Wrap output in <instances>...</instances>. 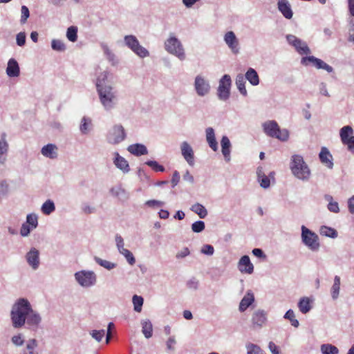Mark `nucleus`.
<instances>
[{
  "instance_id": "obj_40",
  "label": "nucleus",
  "mask_w": 354,
  "mask_h": 354,
  "mask_svg": "<svg viewBox=\"0 0 354 354\" xmlns=\"http://www.w3.org/2000/svg\"><path fill=\"white\" fill-rule=\"evenodd\" d=\"M340 289V278L335 276L334 278V283L331 288V296L333 299H337Z\"/></svg>"
},
{
  "instance_id": "obj_61",
  "label": "nucleus",
  "mask_w": 354,
  "mask_h": 354,
  "mask_svg": "<svg viewBox=\"0 0 354 354\" xmlns=\"http://www.w3.org/2000/svg\"><path fill=\"white\" fill-rule=\"evenodd\" d=\"M201 253L206 255H212L214 252V247L211 245L206 244L203 246L201 250Z\"/></svg>"
},
{
  "instance_id": "obj_64",
  "label": "nucleus",
  "mask_w": 354,
  "mask_h": 354,
  "mask_svg": "<svg viewBox=\"0 0 354 354\" xmlns=\"http://www.w3.org/2000/svg\"><path fill=\"white\" fill-rule=\"evenodd\" d=\"M115 242H116L117 248L120 252L121 251H122V250L125 249L124 248V241L121 236L118 235V234L115 236Z\"/></svg>"
},
{
  "instance_id": "obj_23",
  "label": "nucleus",
  "mask_w": 354,
  "mask_h": 354,
  "mask_svg": "<svg viewBox=\"0 0 354 354\" xmlns=\"http://www.w3.org/2000/svg\"><path fill=\"white\" fill-rule=\"evenodd\" d=\"M221 151L227 162L230 160V147L231 143L229 138L226 136H223L221 140Z\"/></svg>"
},
{
  "instance_id": "obj_4",
  "label": "nucleus",
  "mask_w": 354,
  "mask_h": 354,
  "mask_svg": "<svg viewBox=\"0 0 354 354\" xmlns=\"http://www.w3.org/2000/svg\"><path fill=\"white\" fill-rule=\"evenodd\" d=\"M263 132L269 137L274 138L281 142L289 139V131L286 129H281L275 120H268L262 124Z\"/></svg>"
},
{
  "instance_id": "obj_46",
  "label": "nucleus",
  "mask_w": 354,
  "mask_h": 354,
  "mask_svg": "<svg viewBox=\"0 0 354 354\" xmlns=\"http://www.w3.org/2000/svg\"><path fill=\"white\" fill-rule=\"evenodd\" d=\"M94 259L97 264L109 270L113 269L116 266L115 263L106 260H103L97 257H95Z\"/></svg>"
},
{
  "instance_id": "obj_56",
  "label": "nucleus",
  "mask_w": 354,
  "mask_h": 354,
  "mask_svg": "<svg viewBox=\"0 0 354 354\" xmlns=\"http://www.w3.org/2000/svg\"><path fill=\"white\" fill-rule=\"evenodd\" d=\"M21 16L20 22H21V24H24L26 22L28 18L29 17L30 12H29L28 7L26 6H21Z\"/></svg>"
},
{
  "instance_id": "obj_42",
  "label": "nucleus",
  "mask_w": 354,
  "mask_h": 354,
  "mask_svg": "<svg viewBox=\"0 0 354 354\" xmlns=\"http://www.w3.org/2000/svg\"><path fill=\"white\" fill-rule=\"evenodd\" d=\"M41 212L46 214L49 215L55 209V206L53 201L47 200L41 206Z\"/></svg>"
},
{
  "instance_id": "obj_36",
  "label": "nucleus",
  "mask_w": 354,
  "mask_h": 354,
  "mask_svg": "<svg viewBox=\"0 0 354 354\" xmlns=\"http://www.w3.org/2000/svg\"><path fill=\"white\" fill-rule=\"evenodd\" d=\"M245 80L243 75L239 74L236 77V85L239 92L244 96L247 95V91L245 86Z\"/></svg>"
},
{
  "instance_id": "obj_20",
  "label": "nucleus",
  "mask_w": 354,
  "mask_h": 354,
  "mask_svg": "<svg viewBox=\"0 0 354 354\" xmlns=\"http://www.w3.org/2000/svg\"><path fill=\"white\" fill-rule=\"evenodd\" d=\"M6 74L10 77H16L20 74L18 62L14 58L10 59L8 62Z\"/></svg>"
},
{
  "instance_id": "obj_17",
  "label": "nucleus",
  "mask_w": 354,
  "mask_h": 354,
  "mask_svg": "<svg viewBox=\"0 0 354 354\" xmlns=\"http://www.w3.org/2000/svg\"><path fill=\"white\" fill-rule=\"evenodd\" d=\"M180 149L185 160L190 166H193L194 165V155L192 147L187 142L184 141L181 144Z\"/></svg>"
},
{
  "instance_id": "obj_18",
  "label": "nucleus",
  "mask_w": 354,
  "mask_h": 354,
  "mask_svg": "<svg viewBox=\"0 0 354 354\" xmlns=\"http://www.w3.org/2000/svg\"><path fill=\"white\" fill-rule=\"evenodd\" d=\"M238 268L241 273L252 274L253 272L254 266L248 255H244L239 259Z\"/></svg>"
},
{
  "instance_id": "obj_10",
  "label": "nucleus",
  "mask_w": 354,
  "mask_h": 354,
  "mask_svg": "<svg viewBox=\"0 0 354 354\" xmlns=\"http://www.w3.org/2000/svg\"><path fill=\"white\" fill-rule=\"evenodd\" d=\"M351 126H344L339 130V136L342 144L351 152L354 151V136Z\"/></svg>"
},
{
  "instance_id": "obj_16",
  "label": "nucleus",
  "mask_w": 354,
  "mask_h": 354,
  "mask_svg": "<svg viewBox=\"0 0 354 354\" xmlns=\"http://www.w3.org/2000/svg\"><path fill=\"white\" fill-rule=\"evenodd\" d=\"M267 321V314L263 310H257L252 317L253 328H261Z\"/></svg>"
},
{
  "instance_id": "obj_45",
  "label": "nucleus",
  "mask_w": 354,
  "mask_h": 354,
  "mask_svg": "<svg viewBox=\"0 0 354 354\" xmlns=\"http://www.w3.org/2000/svg\"><path fill=\"white\" fill-rule=\"evenodd\" d=\"M133 304V309L136 312L140 313L142 310V307L144 303V299L141 296L133 295L132 298Z\"/></svg>"
},
{
  "instance_id": "obj_28",
  "label": "nucleus",
  "mask_w": 354,
  "mask_h": 354,
  "mask_svg": "<svg viewBox=\"0 0 354 354\" xmlns=\"http://www.w3.org/2000/svg\"><path fill=\"white\" fill-rule=\"evenodd\" d=\"M254 301V297L252 292H248L241 299L239 309L241 312H244Z\"/></svg>"
},
{
  "instance_id": "obj_22",
  "label": "nucleus",
  "mask_w": 354,
  "mask_h": 354,
  "mask_svg": "<svg viewBox=\"0 0 354 354\" xmlns=\"http://www.w3.org/2000/svg\"><path fill=\"white\" fill-rule=\"evenodd\" d=\"M57 147L53 144H48L41 148V154L50 159H55L57 157Z\"/></svg>"
},
{
  "instance_id": "obj_24",
  "label": "nucleus",
  "mask_w": 354,
  "mask_h": 354,
  "mask_svg": "<svg viewBox=\"0 0 354 354\" xmlns=\"http://www.w3.org/2000/svg\"><path fill=\"white\" fill-rule=\"evenodd\" d=\"M6 133H3L0 140V164L5 163L6 160V155L8 151V143L6 140Z\"/></svg>"
},
{
  "instance_id": "obj_1",
  "label": "nucleus",
  "mask_w": 354,
  "mask_h": 354,
  "mask_svg": "<svg viewBox=\"0 0 354 354\" xmlns=\"http://www.w3.org/2000/svg\"><path fill=\"white\" fill-rule=\"evenodd\" d=\"M109 73L102 72L97 78L96 88L100 101L106 111L115 108L118 102L117 91L107 83Z\"/></svg>"
},
{
  "instance_id": "obj_41",
  "label": "nucleus",
  "mask_w": 354,
  "mask_h": 354,
  "mask_svg": "<svg viewBox=\"0 0 354 354\" xmlns=\"http://www.w3.org/2000/svg\"><path fill=\"white\" fill-rule=\"evenodd\" d=\"M348 8H349V12H350V15H351V19H350V21H349V24L351 25V28L349 29V37H348V40L350 41H354V36L351 33V30H353V26H354L352 22H353V19H352V17L354 16V0H348Z\"/></svg>"
},
{
  "instance_id": "obj_14",
  "label": "nucleus",
  "mask_w": 354,
  "mask_h": 354,
  "mask_svg": "<svg viewBox=\"0 0 354 354\" xmlns=\"http://www.w3.org/2000/svg\"><path fill=\"white\" fill-rule=\"evenodd\" d=\"M194 87L196 93L199 96H204L207 95L210 90V86L206 80L201 75H197L194 81Z\"/></svg>"
},
{
  "instance_id": "obj_33",
  "label": "nucleus",
  "mask_w": 354,
  "mask_h": 354,
  "mask_svg": "<svg viewBox=\"0 0 354 354\" xmlns=\"http://www.w3.org/2000/svg\"><path fill=\"white\" fill-rule=\"evenodd\" d=\"M244 77L245 80L247 79L253 86H257L259 83V75L254 68H250L246 72Z\"/></svg>"
},
{
  "instance_id": "obj_39",
  "label": "nucleus",
  "mask_w": 354,
  "mask_h": 354,
  "mask_svg": "<svg viewBox=\"0 0 354 354\" xmlns=\"http://www.w3.org/2000/svg\"><path fill=\"white\" fill-rule=\"evenodd\" d=\"M92 122L90 118L83 117L81 121L80 130L82 134H87L91 129Z\"/></svg>"
},
{
  "instance_id": "obj_21",
  "label": "nucleus",
  "mask_w": 354,
  "mask_h": 354,
  "mask_svg": "<svg viewBox=\"0 0 354 354\" xmlns=\"http://www.w3.org/2000/svg\"><path fill=\"white\" fill-rule=\"evenodd\" d=\"M115 156L113 163L115 167L124 173H128L130 170V167L127 160H126L124 158L120 156L118 152L115 153Z\"/></svg>"
},
{
  "instance_id": "obj_47",
  "label": "nucleus",
  "mask_w": 354,
  "mask_h": 354,
  "mask_svg": "<svg viewBox=\"0 0 354 354\" xmlns=\"http://www.w3.org/2000/svg\"><path fill=\"white\" fill-rule=\"evenodd\" d=\"M285 319L290 320L292 326H293L295 328H297L299 325V321L295 319V313L292 310L290 309L288 310L284 317Z\"/></svg>"
},
{
  "instance_id": "obj_54",
  "label": "nucleus",
  "mask_w": 354,
  "mask_h": 354,
  "mask_svg": "<svg viewBox=\"0 0 354 354\" xmlns=\"http://www.w3.org/2000/svg\"><path fill=\"white\" fill-rule=\"evenodd\" d=\"M246 348L248 354H261L263 351L259 346L251 343L247 344Z\"/></svg>"
},
{
  "instance_id": "obj_30",
  "label": "nucleus",
  "mask_w": 354,
  "mask_h": 354,
  "mask_svg": "<svg viewBox=\"0 0 354 354\" xmlns=\"http://www.w3.org/2000/svg\"><path fill=\"white\" fill-rule=\"evenodd\" d=\"M112 196L118 197L121 201H127L129 198V194L126 190L121 186L113 187L110 189Z\"/></svg>"
},
{
  "instance_id": "obj_50",
  "label": "nucleus",
  "mask_w": 354,
  "mask_h": 354,
  "mask_svg": "<svg viewBox=\"0 0 354 354\" xmlns=\"http://www.w3.org/2000/svg\"><path fill=\"white\" fill-rule=\"evenodd\" d=\"M51 47L54 50L62 52L66 49L65 44L63 41L58 39H53L51 42Z\"/></svg>"
},
{
  "instance_id": "obj_11",
  "label": "nucleus",
  "mask_w": 354,
  "mask_h": 354,
  "mask_svg": "<svg viewBox=\"0 0 354 354\" xmlns=\"http://www.w3.org/2000/svg\"><path fill=\"white\" fill-rule=\"evenodd\" d=\"M231 82V77L229 75H224L220 80L217 93L220 100L225 101L229 98Z\"/></svg>"
},
{
  "instance_id": "obj_57",
  "label": "nucleus",
  "mask_w": 354,
  "mask_h": 354,
  "mask_svg": "<svg viewBox=\"0 0 354 354\" xmlns=\"http://www.w3.org/2000/svg\"><path fill=\"white\" fill-rule=\"evenodd\" d=\"M8 192V185L5 180L0 182V201L5 197Z\"/></svg>"
},
{
  "instance_id": "obj_6",
  "label": "nucleus",
  "mask_w": 354,
  "mask_h": 354,
  "mask_svg": "<svg viewBox=\"0 0 354 354\" xmlns=\"http://www.w3.org/2000/svg\"><path fill=\"white\" fill-rule=\"evenodd\" d=\"M302 242L312 251H317L319 248L318 236L304 225L301 226Z\"/></svg>"
},
{
  "instance_id": "obj_29",
  "label": "nucleus",
  "mask_w": 354,
  "mask_h": 354,
  "mask_svg": "<svg viewBox=\"0 0 354 354\" xmlns=\"http://www.w3.org/2000/svg\"><path fill=\"white\" fill-rule=\"evenodd\" d=\"M319 159L326 167L330 169L333 168V163L332 162V156L326 147L322 149L319 153Z\"/></svg>"
},
{
  "instance_id": "obj_37",
  "label": "nucleus",
  "mask_w": 354,
  "mask_h": 354,
  "mask_svg": "<svg viewBox=\"0 0 354 354\" xmlns=\"http://www.w3.org/2000/svg\"><path fill=\"white\" fill-rule=\"evenodd\" d=\"M191 210L198 215L201 218H204L207 215V210L201 203H196L191 207Z\"/></svg>"
},
{
  "instance_id": "obj_52",
  "label": "nucleus",
  "mask_w": 354,
  "mask_h": 354,
  "mask_svg": "<svg viewBox=\"0 0 354 354\" xmlns=\"http://www.w3.org/2000/svg\"><path fill=\"white\" fill-rule=\"evenodd\" d=\"M90 335L91 337L95 339L97 342H100L102 341V338L104 337L105 335V330H93L90 332Z\"/></svg>"
},
{
  "instance_id": "obj_59",
  "label": "nucleus",
  "mask_w": 354,
  "mask_h": 354,
  "mask_svg": "<svg viewBox=\"0 0 354 354\" xmlns=\"http://www.w3.org/2000/svg\"><path fill=\"white\" fill-rule=\"evenodd\" d=\"M257 180L260 183V186L263 189H267L270 185V178L266 175L259 178Z\"/></svg>"
},
{
  "instance_id": "obj_27",
  "label": "nucleus",
  "mask_w": 354,
  "mask_h": 354,
  "mask_svg": "<svg viewBox=\"0 0 354 354\" xmlns=\"http://www.w3.org/2000/svg\"><path fill=\"white\" fill-rule=\"evenodd\" d=\"M278 8L286 19L292 18V12L287 0H279L278 1Z\"/></svg>"
},
{
  "instance_id": "obj_13",
  "label": "nucleus",
  "mask_w": 354,
  "mask_h": 354,
  "mask_svg": "<svg viewBox=\"0 0 354 354\" xmlns=\"http://www.w3.org/2000/svg\"><path fill=\"white\" fill-rule=\"evenodd\" d=\"M28 266L34 270L38 269L40 265L39 252L35 248H32L25 256Z\"/></svg>"
},
{
  "instance_id": "obj_5",
  "label": "nucleus",
  "mask_w": 354,
  "mask_h": 354,
  "mask_svg": "<svg viewBox=\"0 0 354 354\" xmlns=\"http://www.w3.org/2000/svg\"><path fill=\"white\" fill-rule=\"evenodd\" d=\"M165 48L170 54L175 55L180 60L185 59V53L180 40L174 36L169 37L165 41Z\"/></svg>"
},
{
  "instance_id": "obj_60",
  "label": "nucleus",
  "mask_w": 354,
  "mask_h": 354,
  "mask_svg": "<svg viewBox=\"0 0 354 354\" xmlns=\"http://www.w3.org/2000/svg\"><path fill=\"white\" fill-rule=\"evenodd\" d=\"M82 210L85 214H91L95 212L96 209L93 206L84 203L82 205Z\"/></svg>"
},
{
  "instance_id": "obj_51",
  "label": "nucleus",
  "mask_w": 354,
  "mask_h": 354,
  "mask_svg": "<svg viewBox=\"0 0 354 354\" xmlns=\"http://www.w3.org/2000/svg\"><path fill=\"white\" fill-rule=\"evenodd\" d=\"M120 253L122 254L126 258L127 262L131 266H133L135 264L136 259H135L133 254H132V252L131 251H129L127 249H124V250H122V251H121Z\"/></svg>"
},
{
  "instance_id": "obj_3",
  "label": "nucleus",
  "mask_w": 354,
  "mask_h": 354,
  "mask_svg": "<svg viewBox=\"0 0 354 354\" xmlns=\"http://www.w3.org/2000/svg\"><path fill=\"white\" fill-rule=\"evenodd\" d=\"M290 169L292 174L299 180H308L310 178V170L301 156H292Z\"/></svg>"
},
{
  "instance_id": "obj_62",
  "label": "nucleus",
  "mask_w": 354,
  "mask_h": 354,
  "mask_svg": "<svg viewBox=\"0 0 354 354\" xmlns=\"http://www.w3.org/2000/svg\"><path fill=\"white\" fill-rule=\"evenodd\" d=\"M32 229L31 228V226L28 225L27 223H24L22 224L21 230H20V234L22 236H27L30 234V231Z\"/></svg>"
},
{
  "instance_id": "obj_58",
  "label": "nucleus",
  "mask_w": 354,
  "mask_h": 354,
  "mask_svg": "<svg viewBox=\"0 0 354 354\" xmlns=\"http://www.w3.org/2000/svg\"><path fill=\"white\" fill-rule=\"evenodd\" d=\"M26 33L24 32H20L16 36V42L19 46H23L26 44Z\"/></svg>"
},
{
  "instance_id": "obj_38",
  "label": "nucleus",
  "mask_w": 354,
  "mask_h": 354,
  "mask_svg": "<svg viewBox=\"0 0 354 354\" xmlns=\"http://www.w3.org/2000/svg\"><path fill=\"white\" fill-rule=\"evenodd\" d=\"M299 54H310V50L306 42L299 39V42L293 46Z\"/></svg>"
},
{
  "instance_id": "obj_44",
  "label": "nucleus",
  "mask_w": 354,
  "mask_h": 354,
  "mask_svg": "<svg viewBox=\"0 0 354 354\" xmlns=\"http://www.w3.org/2000/svg\"><path fill=\"white\" fill-rule=\"evenodd\" d=\"M320 234L334 239L337 236V232L334 228L327 226H322L320 228Z\"/></svg>"
},
{
  "instance_id": "obj_32",
  "label": "nucleus",
  "mask_w": 354,
  "mask_h": 354,
  "mask_svg": "<svg viewBox=\"0 0 354 354\" xmlns=\"http://www.w3.org/2000/svg\"><path fill=\"white\" fill-rule=\"evenodd\" d=\"M310 302V299L306 297H304L299 299L298 308L303 314H306L311 310L312 306Z\"/></svg>"
},
{
  "instance_id": "obj_34",
  "label": "nucleus",
  "mask_w": 354,
  "mask_h": 354,
  "mask_svg": "<svg viewBox=\"0 0 354 354\" xmlns=\"http://www.w3.org/2000/svg\"><path fill=\"white\" fill-rule=\"evenodd\" d=\"M142 332L144 336L149 339L152 337L153 335V326L149 319L142 320Z\"/></svg>"
},
{
  "instance_id": "obj_2",
  "label": "nucleus",
  "mask_w": 354,
  "mask_h": 354,
  "mask_svg": "<svg viewBox=\"0 0 354 354\" xmlns=\"http://www.w3.org/2000/svg\"><path fill=\"white\" fill-rule=\"evenodd\" d=\"M30 304L28 299L20 298L13 304L10 312L12 326L19 328L24 326Z\"/></svg>"
},
{
  "instance_id": "obj_8",
  "label": "nucleus",
  "mask_w": 354,
  "mask_h": 354,
  "mask_svg": "<svg viewBox=\"0 0 354 354\" xmlns=\"http://www.w3.org/2000/svg\"><path fill=\"white\" fill-rule=\"evenodd\" d=\"M124 40L125 44L140 57L144 58L149 55V51L140 45L138 39L134 35H127Z\"/></svg>"
},
{
  "instance_id": "obj_43",
  "label": "nucleus",
  "mask_w": 354,
  "mask_h": 354,
  "mask_svg": "<svg viewBox=\"0 0 354 354\" xmlns=\"http://www.w3.org/2000/svg\"><path fill=\"white\" fill-rule=\"evenodd\" d=\"M321 352L322 354H338L339 349L334 345L324 344L321 346Z\"/></svg>"
},
{
  "instance_id": "obj_19",
  "label": "nucleus",
  "mask_w": 354,
  "mask_h": 354,
  "mask_svg": "<svg viewBox=\"0 0 354 354\" xmlns=\"http://www.w3.org/2000/svg\"><path fill=\"white\" fill-rule=\"evenodd\" d=\"M41 321V317L38 313L33 310L31 305L30 306V310L27 314L26 322L27 324L35 328H37Z\"/></svg>"
},
{
  "instance_id": "obj_26",
  "label": "nucleus",
  "mask_w": 354,
  "mask_h": 354,
  "mask_svg": "<svg viewBox=\"0 0 354 354\" xmlns=\"http://www.w3.org/2000/svg\"><path fill=\"white\" fill-rule=\"evenodd\" d=\"M206 140L209 147L214 151L218 149V143L216 140L214 130L212 127H208L205 130Z\"/></svg>"
},
{
  "instance_id": "obj_63",
  "label": "nucleus",
  "mask_w": 354,
  "mask_h": 354,
  "mask_svg": "<svg viewBox=\"0 0 354 354\" xmlns=\"http://www.w3.org/2000/svg\"><path fill=\"white\" fill-rule=\"evenodd\" d=\"M199 281L196 278H192L187 282V286L189 289L197 290Z\"/></svg>"
},
{
  "instance_id": "obj_15",
  "label": "nucleus",
  "mask_w": 354,
  "mask_h": 354,
  "mask_svg": "<svg viewBox=\"0 0 354 354\" xmlns=\"http://www.w3.org/2000/svg\"><path fill=\"white\" fill-rule=\"evenodd\" d=\"M224 41L234 54L239 53V42L233 31H228L225 34Z\"/></svg>"
},
{
  "instance_id": "obj_25",
  "label": "nucleus",
  "mask_w": 354,
  "mask_h": 354,
  "mask_svg": "<svg viewBox=\"0 0 354 354\" xmlns=\"http://www.w3.org/2000/svg\"><path fill=\"white\" fill-rule=\"evenodd\" d=\"M127 150L131 154L136 156L145 155L148 153L147 147L144 145L138 143L129 145Z\"/></svg>"
},
{
  "instance_id": "obj_53",
  "label": "nucleus",
  "mask_w": 354,
  "mask_h": 354,
  "mask_svg": "<svg viewBox=\"0 0 354 354\" xmlns=\"http://www.w3.org/2000/svg\"><path fill=\"white\" fill-rule=\"evenodd\" d=\"M205 223L202 221H197L192 223V230L194 232L200 233L205 229Z\"/></svg>"
},
{
  "instance_id": "obj_31",
  "label": "nucleus",
  "mask_w": 354,
  "mask_h": 354,
  "mask_svg": "<svg viewBox=\"0 0 354 354\" xmlns=\"http://www.w3.org/2000/svg\"><path fill=\"white\" fill-rule=\"evenodd\" d=\"M101 48L104 52V55L106 56V58L109 60V62H111L113 66L116 65L118 64L116 56L109 48L108 45L104 43H102Z\"/></svg>"
},
{
  "instance_id": "obj_48",
  "label": "nucleus",
  "mask_w": 354,
  "mask_h": 354,
  "mask_svg": "<svg viewBox=\"0 0 354 354\" xmlns=\"http://www.w3.org/2000/svg\"><path fill=\"white\" fill-rule=\"evenodd\" d=\"M77 28L75 26H71L67 29L66 37L68 39L72 42H75L77 39Z\"/></svg>"
},
{
  "instance_id": "obj_7",
  "label": "nucleus",
  "mask_w": 354,
  "mask_h": 354,
  "mask_svg": "<svg viewBox=\"0 0 354 354\" xmlns=\"http://www.w3.org/2000/svg\"><path fill=\"white\" fill-rule=\"evenodd\" d=\"M77 282L82 287L88 288L94 286L97 281V276L93 271L81 270L75 273Z\"/></svg>"
},
{
  "instance_id": "obj_9",
  "label": "nucleus",
  "mask_w": 354,
  "mask_h": 354,
  "mask_svg": "<svg viewBox=\"0 0 354 354\" xmlns=\"http://www.w3.org/2000/svg\"><path fill=\"white\" fill-rule=\"evenodd\" d=\"M126 132L121 124L114 125L109 131L106 139L108 142L117 145L126 138Z\"/></svg>"
},
{
  "instance_id": "obj_12",
  "label": "nucleus",
  "mask_w": 354,
  "mask_h": 354,
  "mask_svg": "<svg viewBox=\"0 0 354 354\" xmlns=\"http://www.w3.org/2000/svg\"><path fill=\"white\" fill-rule=\"evenodd\" d=\"M308 62H311L318 69H324L328 73H332L333 71L332 66L314 56L304 57L301 60V63L304 65H307Z\"/></svg>"
},
{
  "instance_id": "obj_49",
  "label": "nucleus",
  "mask_w": 354,
  "mask_h": 354,
  "mask_svg": "<svg viewBox=\"0 0 354 354\" xmlns=\"http://www.w3.org/2000/svg\"><path fill=\"white\" fill-rule=\"evenodd\" d=\"M26 223L31 226L32 229L36 228L38 225L37 216L34 214L27 215Z\"/></svg>"
},
{
  "instance_id": "obj_55",
  "label": "nucleus",
  "mask_w": 354,
  "mask_h": 354,
  "mask_svg": "<svg viewBox=\"0 0 354 354\" xmlns=\"http://www.w3.org/2000/svg\"><path fill=\"white\" fill-rule=\"evenodd\" d=\"M145 164L156 171H165V167L162 165H159L158 162L155 160H148L145 162Z\"/></svg>"
},
{
  "instance_id": "obj_35",
  "label": "nucleus",
  "mask_w": 354,
  "mask_h": 354,
  "mask_svg": "<svg viewBox=\"0 0 354 354\" xmlns=\"http://www.w3.org/2000/svg\"><path fill=\"white\" fill-rule=\"evenodd\" d=\"M37 346V342L35 339H30L28 341L26 348L23 349L20 354H39L35 351Z\"/></svg>"
}]
</instances>
